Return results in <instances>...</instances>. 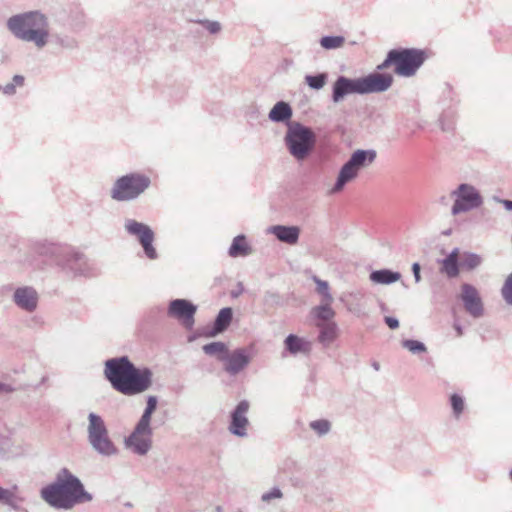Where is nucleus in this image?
I'll list each match as a JSON object with an SVG mask.
<instances>
[{
	"label": "nucleus",
	"instance_id": "nucleus-1",
	"mask_svg": "<svg viewBox=\"0 0 512 512\" xmlns=\"http://www.w3.org/2000/svg\"><path fill=\"white\" fill-rule=\"evenodd\" d=\"M105 376L115 390L128 396L146 391L152 383L151 371L136 368L126 357L108 360Z\"/></svg>",
	"mask_w": 512,
	"mask_h": 512
},
{
	"label": "nucleus",
	"instance_id": "nucleus-2",
	"mask_svg": "<svg viewBox=\"0 0 512 512\" xmlns=\"http://www.w3.org/2000/svg\"><path fill=\"white\" fill-rule=\"evenodd\" d=\"M40 494L46 503L58 509H70L92 499L80 480L66 468L57 474L53 483L43 487Z\"/></svg>",
	"mask_w": 512,
	"mask_h": 512
},
{
	"label": "nucleus",
	"instance_id": "nucleus-3",
	"mask_svg": "<svg viewBox=\"0 0 512 512\" xmlns=\"http://www.w3.org/2000/svg\"><path fill=\"white\" fill-rule=\"evenodd\" d=\"M7 28L17 39L32 42L38 48H43L48 43L49 21L40 11L11 16L7 20Z\"/></svg>",
	"mask_w": 512,
	"mask_h": 512
},
{
	"label": "nucleus",
	"instance_id": "nucleus-4",
	"mask_svg": "<svg viewBox=\"0 0 512 512\" xmlns=\"http://www.w3.org/2000/svg\"><path fill=\"white\" fill-rule=\"evenodd\" d=\"M425 61V52L415 48L392 49L386 59L377 66L378 70H384L390 65H395V73L404 77L413 76Z\"/></svg>",
	"mask_w": 512,
	"mask_h": 512
},
{
	"label": "nucleus",
	"instance_id": "nucleus-5",
	"mask_svg": "<svg viewBox=\"0 0 512 512\" xmlns=\"http://www.w3.org/2000/svg\"><path fill=\"white\" fill-rule=\"evenodd\" d=\"M375 157L376 153L371 150L355 151L348 162H346L340 169L337 180L334 186L331 188L330 193L336 194L341 192L347 183L357 178L362 168L366 167L374 161Z\"/></svg>",
	"mask_w": 512,
	"mask_h": 512
},
{
	"label": "nucleus",
	"instance_id": "nucleus-6",
	"mask_svg": "<svg viewBox=\"0 0 512 512\" xmlns=\"http://www.w3.org/2000/svg\"><path fill=\"white\" fill-rule=\"evenodd\" d=\"M150 185L148 176L140 173H130L118 178L110 192L116 201H130L141 195Z\"/></svg>",
	"mask_w": 512,
	"mask_h": 512
},
{
	"label": "nucleus",
	"instance_id": "nucleus-7",
	"mask_svg": "<svg viewBox=\"0 0 512 512\" xmlns=\"http://www.w3.org/2000/svg\"><path fill=\"white\" fill-rule=\"evenodd\" d=\"M88 432L89 441L98 452L105 455H111L116 452L114 444L108 437L104 421L94 413L89 415Z\"/></svg>",
	"mask_w": 512,
	"mask_h": 512
},
{
	"label": "nucleus",
	"instance_id": "nucleus-8",
	"mask_svg": "<svg viewBox=\"0 0 512 512\" xmlns=\"http://www.w3.org/2000/svg\"><path fill=\"white\" fill-rule=\"evenodd\" d=\"M286 141L291 154L303 159L313 147L315 137L312 130H289Z\"/></svg>",
	"mask_w": 512,
	"mask_h": 512
},
{
	"label": "nucleus",
	"instance_id": "nucleus-9",
	"mask_svg": "<svg viewBox=\"0 0 512 512\" xmlns=\"http://www.w3.org/2000/svg\"><path fill=\"white\" fill-rule=\"evenodd\" d=\"M125 228L129 234L138 238L141 246L143 247L145 255L149 259L153 260L157 258L156 249L152 245L155 234L148 225L130 219L125 223Z\"/></svg>",
	"mask_w": 512,
	"mask_h": 512
},
{
	"label": "nucleus",
	"instance_id": "nucleus-10",
	"mask_svg": "<svg viewBox=\"0 0 512 512\" xmlns=\"http://www.w3.org/2000/svg\"><path fill=\"white\" fill-rule=\"evenodd\" d=\"M481 204V197L474 187L461 184L457 191V199L452 207L453 214L466 212Z\"/></svg>",
	"mask_w": 512,
	"mask_h": 512
},
{
	"label": "nucleus",
	"instance_id": "nucleus-11",
	"mask_svg": "<svg viewBox=\"0 0 512 512\" xmlns=\"http://www.w3.org/2000/svg\"><path fill=\"white\" fill-rule=\"evenodd\" d=\"M460 299L463 302L465 310L473 317L478 318L483 315L484 307L479 291L471 284L461 285Z\"/></svg>",
	"mask_w": 512,
	"mask_h": 512
},
{
	"label": "nucleus",
	"instance_id": "nucleus-12",
	"mask_svg": "<svg viewBox=\"0 0 512 512\" xmlns=\"http://www.w3.org/2000/svg\"><path fill=\"white\" fill-rule=\"evenodd\" d=\"M151 435L150 425L141 428L139 421L133 433L126 439V446L134 452L143 455L151 447Z\"/></svg>",
	"mask_w": 512,
	"mask_h": 512
},
{
	"label": "nucleus",
	"instance_id": "nucleus-13",
	"mask_svg": "<svg viewBox=\"0 0 512 512\" xmlns=\"http://www.w3.org/2000/svg\"><path fill=\"white\" fill-rule=\"evenodd\" d=\"M169 315L178 319L186 328L194 324L196 306L185 299H177L169 305Z\"/></svg>",
	"mask_w": 512,
	"mask_h": 512
},
{
	"label": "nucleus",
	"instance_id": "nucleus-14",
	"mask_svg": "<svg viewBox=\"0 0 512 512\" xmlns=\"http://www.w3.org/2000/svg\"><path fill=\"white\" fill-rule=\"evenodd\" d=\"M360 80L363 94H369L387 91L392 85L393 77L389 74L372 73Z\"/></svg>",
	"mask_w": 512,
	"mask_h": 512
},
{
	"label": "nucleus",
	"instance_id": "nucleus-15",
	"mask_svg": "<svg viewBox=\"0 0 512 512\" xmlns=\"http://www.w3.org/2000/svg\"><path fill=\"white\" fill-rule=\"evenodd\" d=\"M353 93L363 94L360 78L350 79L345 76H339L333 84V101L338 103L346 95Z\"/></svg>",
	"mask_w": 512,
	"mask_h": 512
},
{
	"label": "nucleus",
	"instance_id": "nucleus-16",
	"mask_svg": "<svg viewBox=\"0 0 512 512\" xmlns=\"http://www.w3.org/2000/svg\"><path fill=\"white\" fill-rule=\"evenodd\" d=\"M249 410V403L247 401H241L235 411L232 414V422L230 425V431L238 436H244L246 434V428L248 425V419L246 414Z\"/></svg>",
	"mask_w": 512,
	"mask_h": 512
},
{
	"label": "nucleus",
	"instance_id": "nucleus-17",
	"mask_svg": "<svg viewBox=\"0 0 512 512\" xmlns=\"http://www.w3.org/2000/svg\"><path fill=\"white\" fill-rule=\"evenodd\" d=\"M250 361V356L244 349H238L227 354L224 360L225 370L231 374H237L243 370Z\"/></svg>",
	"mask_w": 512,
	"mask_h": 512
},
{
	"label": "nucleus",
	"instance_id": "nucleus-18",
	"mask_svg": "<svg viewBox=\"0 0 512 512\" xmlns=\"http://www.w3.org/2000/svg\"><path fill=\"white\" fill-rule=\"evenodd\" d=\"M460 251L455 248L446 258L439 262L440 272L448 278H456L460 272Z\"/></svg>",
	"mask_w": 512,
	"mask_h": 512
},
{
	"label": "nucleus",
	"instance_id": "nucleus-19",
	"mask_svg": "<svg viewBox=\"0 0 512 512\" xmlns=\"http://www.w3.org/2000/svg\"><path fill=\"white\" fill-rule=\"evenodd\" d=\"M316 327L319 329L318 341L324 345L329 346L338 337V329L335 322H316Z\"/></svg>",
	"mask_w": 512,
	"mask_h": 512
},
{
	"label": "nucleus",
	"instance_id": "nucleus-20",
	"mask_svg": "<svg viewBox=\"0 0 512 512\" xmlns=\"http://www.w3.org/2000/svg\"><path fill=\"white\" fill-rule=\"evenodd\" d=\"M17 305L26 309L33 310L37 304V293L31 288H19L14 294Z\"/></svg>",
	"mask_w": 512,
	"mask_h": 512
},
{
	"label": "nucleus",
	"instance_id": "nucleus-21",
	"mask_svg": "<svg viewBox=\"0 0 512 512\" xmlns=\"http://www.w3.org/2000/svg\"><path fill=\"white\" fill-rule=\"evenodd\" d=\"M292 108L285 101H278L270 110L268 118L275 123H285L292 117Z\"/></svg>",
	"mask_w": 512,
	"mask_h": 512
},
{
	"label": "nucleus",
	"instance_id": "nucleus-22",
	"mask_svg": "<svg viewBox=\"0 0 512 512\" xmlns=\"http://www.w3.org/2000/svg\"><path fill=\"white\" fill-rule=\"evenodd\" d=\"M285 346H286V349L291 354H297V353L308 354L311 351V342L310 341H308L304 338L298 337L296 335H293V334H290L285 339Z\"/></svg>",
	"mask_w": 512,
	"mask_h": 512
},
{
	"label": "nucleus",
	"instance_id": "nucleus-23",
	"mask_svg": "<svg viewBox=\"0 0 512 512\" xmlns=\"http://www.w3.org/2000/svg\"><path fill=\"white\" fill-rule=\"evenodd\" d=\"M272 232L280 241L288 244H296L299 238L300 230L295 226H274L272 228Z\"/></svg>",
	"mask_w": 512,
	"mask_h": 512
},
{
	"label": "nucleus",
	"instance_id": "nucleus-24",
	"mask_svg": "<svg viewBox=\"0 0 512 512\" xmlns=\"http://www.w3.org/2000/svg\"><path fill=\"white\" fill-rule=\"evenodd\" d=\"M251 253V248L248 245L245 236L239 235L234 238L230 248L229 255L233 258L247 256Z\"/></svg>",
	"mask_w": 512,
	"mask_h": 512
},
{
	"label": "nucleus",
	"instance_id": "nucleus-25",
	"mask_svg": "<svg viewBox=\"0 0 512 512\" xmlns=\"http://www.w3.org/2000/svg\"><path fill=\"white\" fill-rule=\"evenodd\" d=\"M332 303L321 301V304L312 310V314L317 319L316 322H333L335 312L331 307Z\"/></svg>",
	"mask_w": 512,
	"mask_h": 512
},
{
	"label": "nucleus",
	"instance_id": "nucleus-26",
	"mask_svg": "<svg viewBox=\"0 0 512 512\" xmlns=\"http://www.w3.org/2000/svg\"><path fill=\"white\" fill-rule=\"evenodd\" d=\"M203 351L211 356H216L218 360H226L228 354L227 346L222 342H213L203 346Z\"/></svg>",
	"mask_w": 512,
	"mask_h": 512
},
{
	"label": "nucleus",
	"instance_id": "nucleus-27",
	"mask_svg": "<svg viewBox=\"0 0 512 512\" xmlns=\"http://www.w3.org/2000/svg\"><path fill=\"white\" fill-rule=\"evenodd\" d=\"M460 269L463 271H471L481 264V258L474 253L464 252L460 254Z\"/></svg>",
	"mask_w": 512,
	"mask_h": 512
},
{
	"label": "nucleus",
	"instance_id": "nucleus-28",
	"mask_svg": "<svg viewBox=\"0 0 512 512\" xmlns=\"http://www.w3.org/2000/svg\"><path fill=\"white\" fill-rule=\"evenodd\" d=\"M232 320L231 308H223L220 310L214 325L215 333L223 332Z\"/></svg>",
	"mask_w": 512,
	"mask_h": 512
},
{
	"label": "nucleus",
	"instance_id": "nucleus-29",
	"mask_svg": "<svg viewBox=\"0 0 512 512\" xmlns=\"http://www.w3.org/2000/svg\"><path fill=\"white\" fill-rule=\"evenodd\" d=\"M400 274L388 270L375 271L371 274V280L377 283L389 284L397 281Z\"/></svg>",
	"mask_w": 512,
	"mask_h": 512
},
{
	"label": "nucleus",
	"instance_id": "nucleus-30",
	"mask_svg": "<svg viewBox=\"0 0 512 512\" xmlns=\"http://www.w3.org/2000/svg\"><path fill=\"white\" fill-rule=\"evenodd\" d=\"M344 43L345 38L343 36H324L320 39V45L326 50L340 48Z\"/></svg>",
	"mask_w": 512,
	"mask_h": 512
},
{
	"label": "nucleus",
	"instance_id": "nucleus-31",
	"mask_svg": "<svg viewBox=\"0 0 512 512\" xmlns=\"http://www.w3.org/2000/svg\"><path fill=\"white\" fill-rule=\"evenodd\" d=\"M157 406V399L154 396H150L147 400V407L140 419V427L150 425L151 417Z\"/></svg>",
	"mask_w": 512,
	"mask_h": 512
},
{
	"label": "nucleus",
	"instance_id": "nucleus-32",
	"mask_svg": "<svg viewBox=\"0 0 512 512\" xmlns=\"http://www.w3.org/2000/svg\"><path fill=\"white\" fill-rule=\"evenodd\" d=\"M326 74L307 75L305 77V83L312 89L319 90L323 88L326 83Z\"/></svg>",
	"mask_w": 512,
	"mask_h": 512
},
{
	"label": "nucleus",
	"instance_id": "nucleus-33",
	"mask_svg": "<svg viewBox=\"0 0 512 512\" xmlns=\"http://www.w3.org/2000/svg\"><path fill=\"white\" fill-rule=\"evenodd\" d=\"M316 284H317V292L322 296V301H326L328 303L333 302V297L329 293V285L327 282L322 281L318 278H314Z\"/></svg>",
	"mask_w": 512,
	"mask_h": 512
},
{
	"label": "nucleus",
	"instance_id": "nucleus-34",
	"mask_svg": "<svg viewBox=\"0 0 512 512\" xmlns=\"http://www.w3.org/2000/svg\"><path fill=\"white\" fill-rule=\"evenodd\" d=\"M310 427L319 435H323L330 430V423L327 420L321 419L311 422Z\"/></svg>",
	"mask_w": 512,
	"mask_h": 512
},
{
	"label": "nucleus",
	"instance_id": "nucleus-35",
	"mask_svg": "<svg viewBox=\"0 0 512 512\" xmlns=\"http://www.w3.org/2000/svg\"><path fill=\"white\" fill-rule=\"evenodd\" d=\"M502 296L507 303L512 304V273L507 277L502 287Z\"/></svg>",
	"mask_w": 512,
	"mask_h": 512
},
{
	"label": "nucleus",
	"instance_id": "nucleus-36",
	"mask_svg": "<svg viewBox=\"0 0 512 512\" xmlns=\"http://www.w3.org/2000/svg\"><path fill=\"white\" fill-rule=\"evenodd\" d=\"M451 405L456 416H459L464 410V401L457 394L451 396Z\"/></svg>",
	"mask_w": 512,
	"mask_h": 512
},
{
	"label": "nucleus",
	"instance_id": "nucleus-37",
	"mask_svg": "<svg viewBox=\"0 0 512 512\" xmlns=\"http://www.w3.org/2000/svg\"><path fill=\"white\" fill-rule=\"evenodd\" d=\"M197 22L203 25L210 34H217L221 30V24L218 21L199 20Z\"/></svg>",
	"mask_w": 512,
	"mask_h": 512
},
{
	"label": "nucleus",
	"instance_id": "nucleus-38",
	"mask_svg": "<svg viewBox=\"0 0 512 512\" xmlns=\"http://www.w3.org/2000/svg\"><path fill=\"white\" fill-rule=\"evenodd\" d=\"M404 347H406L408 350H410L413 353L425 351L424 344L419 341H416V340H406L404 342Z\"/></svg>",
	"mask_w": 512,
	"mask_h": 512
},
{
	"label": "nucleus",
	"instance_id": "nucleus-39",
	"mask_svg": "<svg viewBox=\"0 0 512 512\" xmlns=\"http://www.w3.org/2000/svg\"><path fill=\"white\" fill-rule=\"evenodd\" d=\"M13 493L9 490L0 487V500L5 503H11L13 500Z\"/></svg>",
	"mask_w": 512,
	"mask_h": 512
},
{
	"label": "nucleus",
	"instance_id": "nucleus-40",
	"mask_svg": "<svg viewBox=\"0 0 512 512\" xmlns=\"http://www.w3.org/2000/svg\"><path fill=\"white\" fill-rule=\"evenodd\" d=\"M0 90L6 95H13L16 91V87H15V84L11 82V83H7L4 86L0 85Z\"/></svg>",
	"mask_w": 512,
	"mask_h": 512
},
{
	"label": "nucleus",
	"instance_id": "nucleus-41",
	"mask_svg": "<svg viewBox=\"0 0 512 512\" xmlns=\"http://www.w3.org/2000/svg\"><path fill=\"white\" fill-rule=\"evenodd\" d=\"M282 496V493L279 489H274L273 491L266 493L262 496V499L264 501H269L273 498H280Z\"/></svg>",
	"mask_w": 512,
	"mask_h": 512
},
{
	"label": "nucleus",
	"instance_id": "nucleus-42",
	"mask_svg": "<svg viewBox=\"0 0 512 512\" xmlns=\"http://www.w3.org/2000/svg\"><path fill=\"white\" fill-rule=\"evenodd\" d=\"M385 323L388 325L390 329H396L399 327L398 320L393 317H385Z\"/></svg>",
	"mask_w": 512,
	"mask_h": 512
},
{
	"label": "nucleus",
	"instance_id": "nucleus-43",
	"mask_svg": "<svg viewBox=\"0 0 512 512\" xmlns=\"http://www.w3.org/2000/svg\"><path fill=\"white\" fill-rule=\"evenodd\" d=\"M412 270H413V274H414V277H415V281L419 282L420 279H421V276H420V265L418 263H414L413 266H412Z\"/></svg>",
	"mask_w": 512,
	"mask_h": 512
},
{
	"label": "nucleus",
	"instance_id": "nucleus-44",
	"mask_svg": "<svg viewBox=\"0 0 512 512\" xmlns=\"http://www.w3.org/2000/svg\"><path fill=\"white\" fill-rule=\"evenodd\" d=\"M12 83H14V84H15V87H16V86H21V85H23V83H24V77H23V76H21V75H15V76L13 77Z\"/></svg>",
	"mask_w": 512,
	"mask_h": 512
},
{
	"label": "nucleus",
	"instance_id": "nucleus-45",
	"mask_svg": "<svg viewBox=\"0 0 512 512\" xmlns=\"http://www.w3.org/2000/svg\"><path fill=\"white\" fill-rule=\"evenodd\" d=\"M12 391V388L6 384L0 383V393H9Z\"/></svg>",
	"mask_w": 512,
	"mask_h": 512
},
{
	"label": "nucleus",
	"instance_id": "nucleus-46",
	"mask_svg": "<svg viewBox=\"0 0 512 512\" xmlns=\"http://www.w3.org/2000/svg\"><path fill=\"white\" fill-rule=\"evenodd\" d=\"M501 203L504 205V207L507 210L512 211V201L511 200H501Z\"/></svg>",
	"mask_w": 512,
	"mask_h": 512
},
{
	"label": "nucleus",
	"instance_id": "nucleus-47",
	"mask_svg": "<svg viewBox=\"0 0 512 512\" xmlns=\"http://www.w3.org/2000/svg\"><path fill=\"white\" fill-rule=\"evenodd\" d=\"M288 128H306V127L301 125L300 123L293 122L288 125Z\"/></svg>",
	"mask_w": 512,
	"mask_h": 512
},
{
	"label": "nucleus",
	"instance_id": "nucleus-48",
	"mask_svg": "<svg viewBox=\"0 0 512 512\" xmlns=\"http://www.w3.org/2000/svg\"><path fill=\"white\" fill-rule=\"evenodd\" d=\"M454 328H455V330L457 332V336H461L463 334L462 328L458 324H455Z\"/></svg>",
	"mask_w": 512,
	"mask_h": 512
},
{
	"label": "nucleus",
	"instance_id": "nucleus-49",
	"mask_svg": "<svg viewBox=\"0 0 512 512\" xmlns=\"http://www.w3.org/2000/svg\"><path fill=\"white\" fill-rule=\"evenodd\" d=\"M252 115H255V117L258 118L260 113L257 110H255V111L252 112Z\"/></svg>",
	"mask_w": 512,
	"mask_h": 512
},
{
	"label": "nucleus",
	"instance_id": "nucleus-50",
	"mask_svg": "<svg viewBox=\"0 0 512 512\" xmlns=\"http://www.w3.org/2000/svg\"><path fill=\"white\" fill-rule=\"evenodd\" d=\"M374 368H375L376 370H378V369H379V365H378V364H374Z\"/></svg>",
	"mask_w": 512,
	"mask_h": 512
},
{
	"label": "nucleus",
	"instance_id": "nucleus-51",
	"mask_svg": "<svg viewBox=\"0 0 512 512\" xmlns=\"http://www.w3.org/2000/svg\"><path fill=\"white\" fill-rule=\"evenodd\" d=\"M510 478H511V480H512V469H511V472H510Z\"/></svg>",
	"mask_w": 512,
	"mask_h": 512
}]
</instances>
